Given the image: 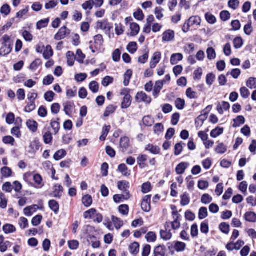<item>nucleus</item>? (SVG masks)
Wrapping results in <instances>:
<instances>
[{"label": "nucleus", "mask_w": 256, "mask_h": 256, "mask_svg": "<svg viewBox=\"0 0 256 256\" xmlns=\"http://www.w3.org/2000/svg\"><path fill=\"white\" fill-rule=\"evenodd\" d=\"M2 46L0 49V55L6 56L10 53L12 50L13 42L10 40V38L7 34L2 37Z\"/></svg>", "instance_id": "obj_1"}, {"label": "nucleus", "mask_w": 256, "mask_h": 256, "mask_svg": "<svg viewBox=\"0 0 256 256\" xmlns=\"http://www.w3.org/2000/svg\"><path fill=\"white\" fill-rule=\"evenodd\" d=\"M151 197L152 195H146L142 199L141 208L144 212H149L151 210Z\"/></svg>", "instance_id": "obj_2"}, {"label": "nucleus", "mask_w": 256, "mask_h": 256, "mask_svg": "<svg viewBox=\"0 0 256 256\" xmlns=\"http://www.w3.org/2000/svg\"><path fill=\"white\" fill-rule=\"evenodd\" d=\"M135 98L138 102H144L146 104H150L152 102V98L143 92H138Z\"/></svg>", "instance_id": "obj_3"}, {"label": "nucleus", "mask_w": 256, "mask_h": 256, "mask_svg": "<svg viewBox=\"0 0 256 256\" xmlns=\"http://www.w3.org/2000/svg\"><path fill=\"white\" fill-rule=\"evenodd\" d=\"M70 30L67 28L66 26L62 27L58 32L55 34L54 39L60 40L64 38L67 34H70Z\"/></svg>", "instance_id": "obj_4"}, {"label": "nucleus", "mask_w": 256, "mask_h": 256, "mask_svg": "<svg viewBox=\"0 0 256 256\" xmlns=\"http://www.w3.org/2000/svg\"><path fill=\"white\" fill-rule=\"evenodd\" d=\"M124 90L126 92V94L124 96L122 102L121 108L122 109H126L129 108L132 103V96L129 94V90L128 89H125Z\"/></svg>", "instance_id": "obj_5"}, {"label": "nucleus", "mask_w": 256, "mask_h": 256, "mask_svg": "<svg viewBox=\"0 0 256 256\" xmlns=\"http://www.w3.org/2000/svg\"><path fill=\"white\" fill-rule=\"evenodd\" d=\"M44 208V206H41L40 207H38V206L36 204H34L31 206H28L26 207L24 210V214L28 216H30L32 215L34 212H36L37 210H42Z\"/></svg>", "instance_id": "obj_6"}, {"label": "nucleus", "mask_w": 256, "mask_h": 256, "mask_svg": "<svg viewBox=\"0 0 256 256\" xmlns=\"http://www.w3.org/2000/svg\"><path fill=\"white\" fill-rule=\"evenodd\" d=\"M32 177H24V178L26 182H28L30 178ZM32 180H34L35 183L37 184V186H34V184L30 182V184L34 186L36 188H42L44 186V184H42V177H32Z\"/></svg>", "instance_id": "obj_7"}, {"label": "nucleus", "mask_w": 256, "mask_h": 256, "mask_svg": "<svg viewBox=\"0 0 256 256\" xmlns=\"http://www.w3.org/2000/svg\"><path fill=\"white\" fill-rule=\"evenodd\" d=\"M174 38V32L171 30L165 31L162 34V40L164 42H170Z\"/></svg>", "instance_id": "obj_8"}, {"label": "nucleus", "mask_w": 256, "mask_h": 256, "mask_svg": "<svg viewBox=\"0 0 256 256\" xmlns=\"http://www.w3.org/2000/svg\"><path fill=\"white\" fill-rule=\"evenodd\" d=\"M230 108V104L228 102L223 101L222 102V105L220 102H218L216 110L220 114H224V110H228Z\"/></svg>", "instance_id": "obj_9"}, {"label": "nucleus", "mask_w": 256, "mask_h": 256, "mask_svg": "<svg viewBox=\"0 0 256 256\" xmlns=\"http://www.w3.org/2000/svg\"><path fill=\"white\" fill-rule=\"evenodd\" d=\"M94 49L96 50L100 49V47L103 45L104 40L101 34H97L94 38Z\"/></svg>", "instance_id": "obj_10"}, {"label": "nucleus", "mask_w": 256, "mask_h": 256, "mask_svg": "<svg viewBox=\"0 0 256 256\" xmlns=\"http://www.w3.org/2000/svg\"><path fill=\"white\" fill-rule=\"evenodd\" d=\"M120 147L122 149V151L125 152L130 146V139L127 136H123L120 138Z\"/></svg>", "instance_id": "obj_11"}, {"label": "nucleus", "mask_w": 256, "mask_h": 256, "mask_svg": "<svg viewBox=\"0 0 256 256\" xmlns=\"http://www.w3.org/2000/svg\"><path fill=\"white\" fill-rule=\"evenodd\" d=\"M42 144L40 142L38 138H36L30 144V148H31V150L30 151V152H36L37 150H39Z\"/></svg>", "instance_id": "obj_12"}, {"label": "nucleus", "mask_w": 256, "mask_h": 256, "mask_svg": "<svg viewBox=\"0 0 256 256\" xmlns=\"http://www.w3.org/2000/svg\"><path fill=\"white\" fill-rule=\"evenodd\" d=\"M186 21L188 22L190 27L191 26H192L194 24L196 26H200L201 23V18L198 16H192Z\"/></svg>", "instance_id": "obj_13"}, {"label": "nucleus", "mask_w": 256, "mask_h": 256, "mask_svg": "<svg viewBox=\"0 0 256 256\" xmlns=\"http://www.w3.org/2000/svg\"><path fill=\"white\" fill-rule=\"evenodd\" d=\"M48 206L50 209L56 214L59 212L60 204L58 202L54 200H51L48 202Z\"/></svg>", "instance_id": "obj_14"}, {"label": "nucleus", "mask_w": 256, "mask_h": 256, "mask_svg": "<svg viewBox=\"0 0 256 256\" xmlns=\"http://www.w3.org/2000/svg\"><path fill=\"white\" fill-rule=\"evenodd\" d=\"M166 248L164 245H158L154 250V256H165Z\"/></svg>", "instance_id": "obj_15"}, {"label": "nucleus", "mask_w": 256, "mask_h": 256, "mask_svg": "<svg viewBox=\"0 0 256 256\" xmlns=\"http://www.w3.org/2000/svg\"><path fill=\"white\" fill-rule=\"evenodd\" d=\"M64 192L63 187L58 184H56L54 186V197L56 198H60L62 196V193Z\"/></svg>", "instance_id": "obj_16"}, {"label": "nucleus", "mask_w": 256, "mask_h": 256, "mask_svg": "<svg viewBox=\"0 0 256 256\" xmlns=\"http://www.w3.org/2000/svg\"><path fill=\"white\" fill-rule=\"evenodd\" d=\"M130 252L133 255H136L140 250V244L138 242H134L129 246Z\"/></svg>", "instance_id": "obj_17"}, {"label": "nucleus", "mask_w": 256, "mask_h": 256, "mask_svg": "<svg viewBox=\"0 0 256 256\" xmlns=\"http://www.w3.org/2000/svg\"><path fill=\"white\" fill-rule=\"evenodd\" d=\"M26 126L29 130L33 132H36L38 130V124L34 120H28L26 122Z\"/></svg>", "instance_id": "obj_18"}, {"label": "nucleus", "mask_w": 256, "mask_h": 256, "mask_svg": "<svg viewBox=\"0 0 256 256\" xmlns=\"http://www.w3.org/2000/svg\"><path fill=\"white\" fill-rule=\"evenodd\" d=\"M130 28L131 30L130 36H136L140 32V27L139 25L136 22L130 23Z\"/></svg>", "instance_id": "obj_19"}, {"label": "nucleus", "mask_w": 256, "mask_h": 256, "mask_svg": "<svg viewBox=\"0 0 256 256\" xmlns=\"http://www.w3.org/2000/svg\"><path fill=\"white\" fill-rule=\"evenodd\" d=\"M183 59V55L180 53L174 54L170 58V63L172 65H174L178 62L182 60Z\"/></svg>", "instance_id": "obj_20"}, {"label": "nucleus", "mask_w": 256, "mask_h": 256, "mask_svg": "<svg viewBox=\"0 0 256 256\" xmlns=\"http://www.w3.org/2000/svg\"><path fill=\"white\" fill-rule=\"evenodd\" d=\"M92 196L90 194H86L82 198V204L86 208L90 207L92 204Z\"/></svg>", "instance_id": "obj_21"}, {"label": "nucleus", "mask_w": 256, "mask_h": 256, "mask_svg": "<svg viewBox=\"0 0 256 256\" xmlns=\"http://www.w3.org/2000/svg\"><path fill=\"white\" fill-rule=\"evenodd\" d=\"M2 230L6 234L14 233L16 230V227L13 224H4L2 227Z\"/></svg>", "instance_id": "obj_22"}, {"label": "nucleus", "mask_w": 256, "mask_h": 256, "mask_svg": "<svg viewBox=\"0 0 256 256\" xmlns=\"http://www.w3.org/2000/svg\"><path fill=\"white\" fill-rule=\"evenodd\" d=\"M66 56L68 65L70 66H73L74 64V59H76L74 53L72 52L68 51L66 52Z\"/></svg>", "instance_id": "obj_23"}, {"label": "nucleus", "mask_w": 256, "mask_h": 256, "mask_svg": "<svg viewBox=\"0 0 256 256\" xmlns=\"http://www.w3.org/2000/svg\"><path fill=\"white\" fill-rule=\"evenodd\" d=\"M146 150L150 151L152 154H159L160 152V148L159 146H154L152 144H148Z\"/></svg>", "instance_id": "obj_24"}, {"label": "nucleus", "mask_w": 256, "mask_h": 256, "mask_svg": "<svg viewBox=\"0 0 256 256\" xmlns=\"http://www.w3.org/2000/svg\"><path fill=\"white\" fill-rule=\"evenodd\" d=\"M244 218L248 222H256V214L254 212H246L244 216Z\"/></svg>", "instance_id": "obj_25"}, {"label": "nucleus", "mask_w": 256, "mask_h": 256, "mask_svg": "<svg viewBox=\"0 0 256 256\" xmlns=\"http://www.w3.org/2000/svg\"><path fill=\"white\" fill-rule=\"evenodd\" d=\"M54 54V52L50 45H48L46 47V50L43 52L44 58L46 60H48Z\"/></svg>", "instance_id": "obj_26"}, {"label": "nucleus", "mask_w": 256, "mask_h": 256, "mask_svg": "<svg viewBox=\"0 0 256 256\" xmlns=\"http://www.w3.org/2000/svg\"><path fill=\"white\" fill-rule=\"evenodd\" d=\"M188 164L186 162H181L179 164L176 168V171L178 174H184L186 169L187 168Z\"/></svg>", "instance_id": "obj_27"}, {"label": "nucleus", "mask_w": 256, "mask_h": 256, "mask_svg": "<svg viewBox=\"0 0 256 256\" xmlns=\"http://www.w3.org/2000/svg\"><path fill=\"white\" fill-rule=\"evenodd\" d=\"M147 157L146 155H141L138 158V163L141 168H144L148 166L146 163V162L147 160Z\"/></svg>", "instance_id": "obj_28"}, {"label": "nucleus", "mask_w": 256, "mask_h": 256, "mask_svg": "<svg viewBox=\"0 0 256 256\" xmlns=\"http://www.w3.org/2000/svg\"><path fill=\"white\" fill-rule=\"evenodd\" d=\"M142 124L145 126H151L154 124V121L150 116H144L142 120Z\"/></svg>", "instance_id": "obj_29"}, {"label": "nucleus", "mask_w": 256, "mask_h": 256, "mask_svg": "<svg viewBox=\"0 0 256 256\" xmlns=\"http://www.w3.org/2000/svg\"><path fill=\"white\" fill-rule=\"evenodd\" d=\"M66 154L67 152L64 150L61 149L56 152L54 156V158L56 160H59L65 157Z\"/></svg>", "instance_id": "obj_30"}, {"label": "nucleus", "mask_w": 256, "mask_h": 256, "mask_svg": "<svg viewBox=\"0 0 256 256\" xmlns=\"http://www.w3.org/2000/svg\"><path fill=\"white\" fill-rule=\"evenodd\" d=\"M132 76V70L130 69L128 70L124 74V86H128L129 84Z\"/></svg>", "instance_id": "obj_31"}, {"label": "nucleus", "mask_w": 256, "mask_h": 256, "mask_svg": "<svg viewBox=\"0 0 256 256\" xmlns=\"http://www.w3.org/2000/svg\"><path fill=\"white\" fill-rule=\"evenodd\" d=\"M234 124L232 125L234 128L240 126L241 124L245 123L246 120L242 116H238L235 119H234Z\"/></svg>", "instance_id": "obj_32"}, {"label": "nucleus", "mask_w": 256, "mask_h": 256, "mask_svg": "<svg viewBox=\"0 0 256 256\" xmlns=\"http://www.w3.org/2000/svg\"><path fill=\"white\" fill-rule=\"evenodd\" d=\"M160 232L161 238L163 239L164 240H170L172 236L170 230H169L168 231H166L161 230Z\"/></svg>", "instance_id": "obj_33"}, {"label": "nucleus", "mask_w": 256, "mask_h": 256, "mask_svg": "<svg viewBox=\"0 0 256 256\" xmlns=\"http://www.w3.org/2000/svg\"><path fill=\"white\" fill-rule=\"evenodd\" d=\"M126 50L131 54H134L138 50L137 43L134 42H130L126 46Z\"/></svg>", "instance_id": "obj_34"}, {"label": "nucleus", "mask_w": 256, "mask_h": 256, "mask_svg": "<svg viewBox=\"0 0 256 256\" xmlns=\"http://www.w3.org/2000/svg\"><path fill=\"white\" fill-rule=\"evenodd\" d=\"M224 128L217 126L214 129L212 130L210 132V136L213 138H216L218 136L223 134Z\"/></svg>", "instance_id": "obj_35"}, {"label": "nucleus", "mask_w": 256, "mask_h": 256, "mask_svg": "<svg viewBox=\"0 0 256 256\" xmlns=\"http://www.w3.org/2000/svg\"><path fill=\"white\" fill-rule=\"evenodd\" d=\"M112 220L116 229L118 230L124 225L123 221L114 216H112Z\"/></svg>", "instance_id": "obj_36"}, {"label": "nucleus", "mask_w": 256, "mask_h": 256, "mask_svg": "<svg viewBox=\"0 0 256 256\" xmlns=\"http://www.w3.org/2000/svg\"><path fill=\"white\" fill-rule=\"evenodd\" d=\"M180 204L182 206H186L189 204L190 202V198L189 196V194L185 192L183 194L180 196Z\"/></svg>", "instance_id": "obj_37"}, {"label": "nucleus", "mask_w": 256, "mask_h": 256, "mask_svg": "<svg viewBox=\"0 0 256 256\" xmlns=\"http://www.w3.org/2000/svg\"><path fill=\"white\" fill-rule=\"evenodd\" d=\"M97 210L94 208H92L85 212L84 214V218L86 219H92L93 216L96 214Z\"/></svg>", "instance_id": "obj_38"}, {"label": "nucleus", "mask_w": 256, "mask_h": 256, "mask_svg": "<svg viewBox=\"0 0 256 256\" xmlns=\"http://www.w3.org/2000/svg\"><path fill=\"white\" fill-rule=\"evenodd\" d=\"M220 230L224 234H228L230 230V225L225 222H222L219 225Z\"/></svg>", "instance_id": "obj_39"}, {"label": "nucleus", "mask_w": 256, "mask_h": 256, "mask_svg": "<svg viewBox=\"0 0 256 256\" xmlns=\"http://www.w3.org/2000/svg\"><path fill=\"white\" fill-rule=\"evenodd\" d=\"M162 88V84L161 82H156L154 86L152 94L156 98L159 94L160 90Z\"/></svg>", "instance_id": "obj_40"}, {"label": "nucleus", "mask_w": 256, "mask_h": 256, "mask_svg": "<svg viewBox=\"0 0 256 256\" xmlns=\"http://www.w3.org/2000/svg\"><path fill=\"white\" fill-rule=\"evenodd\" d=\"M227 150V146L224 143H220L215 148V151L219 154H223Z\"/></svg>", "instance_id": "obj_41"}, {"label": "nucleus", "mask_w": 256, "mask_h": 256, "mask_svg": "<svg viewBox=\"0 0 256 256\" xmlns=\"http://www.w3.org/2000/svg\"><path fill=\"white\" fill-rule=\"evenodd\" d=\"M49 21V18L40 20L36 24V28L38 30H41L42 28L46 27Z\"/></svg>", "instance_id": "obj_42"}, {"label": "nucleus", "mask_w": 256, "mask_h": 256, "mask_svg": "<svg viewBox=\"0 0 256 256\" xmlns=\"http://www.w3.org/2000/svg\"><path fill=\"white\" fill-rule=\"evenodd\" d=\"M200 232L204 234H207L209 232L208 222L206 220L200 224Z\"/></svg>", "instance_id": "obj_43"}, {"label": "nucleus", "mask_w": 256, "mask_h": 256, "mask_svg": "<svg viewBox=\"0 0 256 256\" xmlns=\"http://www.w3.org/2000/svg\"><path fill=\"white\" fill-rule=\"evenodd\" d=\"M145 51V53L138 58V62L140 64H144L148 62L149 57V50L148 49Z\"/></svg>", "instance_id": "obj_44"}, {"label": "nucleus", "mask_w": 256, "mask_h": 256, "mask_svg": "<svg viewBox=\"0 0 256 256\" xmlns=\"http://www.w3.org/2000/svg\"><path fill=\"white\" fill-rule=\"evenodd\" d=\"M120 213L124 216H127L129 212V206L128 205L123 204L120 205L118 208Z\"/></svg>", "instance_id": "obj_45"}, {"label": "nucleus", "mask_w": 256, "mask_h": 256, "mask_svg": "<svg viewBox=\"0 0 256 256\" xmlns=\"http://www.w3.org/2000/svg\"><path fill=\"white\" fill-rule=\"evenodd\" d=\"M156 234L154 232H150L146 236V238L148 242H154L156 240Z\"/></svg>", "instance_id": "obj_46"}, {"label": "nucleus", "mask_w": 256, "mask_h": 256, "mask_svg": "<svg viewBox=\"0 0 256 256\" xmlns=\"http://www.w3.org/2000/svg\"><path fill=\"white\" fill-rule=\"evenodd\" d=\"M116 106H114L112 104H110L108 106L104 114V117H108L110 114L114 112L116 110Z\"/></svg>", "instance_id": "obj_47"}, {"label": "nucleus", "mask_w": 256, "mask_h": 256, "mask_svg": "<svg viewBox=\"0 0 256 256\" xmlns=\"http://www.w3.org/2000/svg\"><path fill=\"white\" fill-rule=\"evenodd\" d=\"M130 187V183L126 180L118 182V188L120 190L126 191Z\"/></svg>", "instance_id": "obj_48"}, {"label": "nucleus", "mask_w": 256, "mask_h": 256, "mask_svg": "<svg viewBox=\"0 0 256 256\" xmlns=\"http://www.w3.org/2000/svg\"><path fill=\"white\" fill-rule=\"evenodd\" d=\"M244 30L246 34L248 36H250L251 34L253 32V28L252 27V22L250 20L248 23L244 26Z\"/></svg>", "instance_id": "obj_49"}, {"label": "nucleus", "mask_w": 256, "mask_h": 256, "mask_svg": "<svg viewBox=\"0 0 256 256\" xmlns=\"http://www.w3.org/2000/svg\"><path fill=\"white\" fill-rule=\"evenodd\" d=\"M176 107L180 110H183L185 106V100L181 98H178L175 100Z\"/></svg>", "instance_id": "obj_50"}, {"label": "nucleus", "mask_w": 256, "mask_h": 256, "mask_svg": "<svg viewBox=\"0 0 256 256\" xmlns=\"http://www.w3.org/2000/svg\"><path fill=\"white\" fill-rule=\"evenodd\" d=\"M50 126L54 130V134H56L60 128V123L58 122L55 121L54 120L52 119L51 120Z\"/></svg>", "instance_id": "obj_51"}, {"label": "nucleus", "mask_w": 256, "mask_h": 256, "mask_svg": "<svg viewBox=\"0 0 256 256\" xmlns=\"http://www.w3.org/2000/svg\"><path fill=\"white\" fill-rule=\"evenodd\" d=\"M44 142L46 144H50L52 142L53 137L52 133L48 131L43 136Z\"/></svg>", "instance_id": "obj_52"}, {"label": "nucleus", "mask_w": 256, "mask_h": 256, "mask_svg": "<svg viewBox=\"0 0 256 256\" xmlns=\"http://www.w3.org/2000/svg\"><path fill=\"white\" fill-rule=\"evenodd\" d=\"M234 46L236 49L240 48L243 44V40L240 36L236 37L233 41Z\"/></svg>", "instance_id": "obj_53"}, {"label": "nucleus", "mask_w": 256, "mask_h": 256, "mask_svg": "<svg viewBox=\"0 0 256 256\" xmlns=\"http://www.w3.org/2000/svg\"><path fill=\"white\" fill-rule=\"evenodd\" d=\"M152 188L151 184L150 182H144L142 184V192L143 194H146L150 192Z\"/></svg>", "instance_id": "obj_54"}, {"label": "nucleus", "mask_w": 256, "mask_h": 256, "mask_svg": "<svg viewBox=\"0 0 256 256\" xmlns=\"http://www.w3.org/2000/svg\"><path fill=\"white\" fill-rule=\"evenodd\" d=\"M206 53L208 58L210 60H214L216 57V53L215 50L212 47L208 48L206 50Z\"/></svg>", "instance_id": "obj_55"}, {"label": "nucleus", "mask_w": 256, "mask_h": 256, "mask_svg": "<svg viewBox=\"0 0 256 256\" xmlns=\"http://www.w3.org/2000/svg\"><path fill=\"white\" fill-rule=\"evenodd\" d=\"M186 247L185 243L181 242H175L174 248L176 252H182L184 251Z\"/></svg>", "instance_id": "obj_56"}, {"label": "nucleus", "mask_w": 256, "mask_h": 256, "mask_svg": "<svg viewBox=\"0 0 256 256\" xmlns=\"http://www.w3.org/2000/svg\"><path fill=\"white\" fill-rule=\"evenodd\" d=\"M208 210L206 207H202L199 210L198 218L200 220H203L208 216Z\"/></svg>", "instance_id": "obj_57"}, {"label": "nucleus", "mask_w": 256, "mask_h": 256, "mask_svg": "<svg viewBox=\"0 0 256 256\" xmlns=\"http://www.w3.org/2000/svg\"><path fill=\"white\" fill-rule=\"evenodd\" d=\"M205 18L207 22L210 24H214L216 22V18L210 12H206L205 14Z\"/></svg>", "instance_id": "obj_58"}, {"label": "nucleus", "mask_w": 256, "mask_h": 256, "mask_svg": "<svg viewBox=\"0 0 256 256\" xmlns=\"http://www.w3.org/2000/svg\"><path fill=\"white\" fill-rule=\"evenodd\" d=\"M42 220V214H38L32 218V224L33 226H36L41 223Z\"/></svg>", "instance_id": "obj_59"}, {"label": "nucleus", "mask_w": 256, "mask_h": 256, "mask_svg": "<svg viewBox=\"0 0 256 256\" xmlns=\"http://www.w3.org/2000/svg\"><path fill=\"white\" fill-rule=\"evenodd\" d=\"M74 104V102H67L64 104V111L66 115L69 116L70 115L71 109Z\"/></svg>", "instance_id": "obj_60"}, {"label": "nucleus", "mask_w": 256, "mask_h": 256, "mask_svg": "<svg viewBox=\"0 0 256 256\" xmlns=\"http://www.w3.org/2000/svg\"><path fill=\"white\" fill-rule=\"evenodd\" d=\"M89 88L93 93H96L99 90V85L96 81H92L89 84Z\"/></svg>", "instance_id": "obj_61"}, {"label": "nucleus", "mask_w": 256, "mask_h": 256, "mask_svg": "<svg viewBox=\"0 0 256 256\" xmlns=\"http://www.w3.org/2000/svg\"><path fill=\"white\" fill-rule=\"evenodd\" d=\"M186 96L190 99H196L198 98L197 93L192 91L191 88H189L186 90Z\"/></svg>", "instance_id": "obj_62"}, {"label": "nucleus", "mask_w": 256, "mask_h": 256, "mask_svg": "<svg viewBox=\"0 0 256 256\" xmlns=\"http://www.w3.org/2000/svg\"><path fill=\"white\" fill-rule=\"evenodd\" d=\"M121 52L118 49H116L112 52V60L114 62H118L120 60Z\"/></svg>", "instance_id": "obj_63"}, {"label": "nucleus", "mask_w": 256, "mask_h": 256, "mask_svg": "<svg viewBox=\"0 0 256 256\" xmlns=\"http://www.w3.org/2000/svg\"><path fill=\"white\" fill-rule=\"evenodd\" d=\"M246 86L251 89L256 88V78L252 77L249 78L246 82Z\"/></svg>", "instance_id": "obj_64"}]
</instances>
